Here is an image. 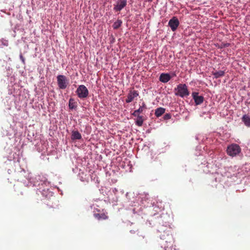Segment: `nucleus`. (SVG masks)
<instances>
[{
  "label": "nucleus",
  "instance_id": "obj_20",
  "mask_svg": "<svg viewBox=\"0 0 250 250\" xmlns=\"http://www.w3.org/2000/svg\"><path fill=\"white\" fill-rule=\"evenodd\" d=\"M0 44L2 46H7L8 45V41L6 39H2L0 40Z\"/></svg>",
  "mask_w": 250,
  "mask_h": 250
},
{
  "label": "nucleus",
  "instance_id": "obj_7",
  "mask_svg": "<svg viewBox=\"0 0 250 250\" xmlns=\"http://www.w3.org/2000/svg\"><path fill=\"white\" fill-rule=\"evenodd\" d=\"M139 96V93L137 91L135 90H131L129 91L127 98L125 100L126 103L131 102L135 98Z\"/></svg>",
  "mask_w": 250,
  "mask_h": 250
},
{
  "label": "nucleus",
  "instance_id": "obj_1",
  "mask_svg": "<svg viewBox=\"0 0 250 250\" xmlns=\"http://www.w3.org/2000/svg\"><path fill=\"white\" fill-rule=\"evenodd\" d=\"M176 91L175 95L181 97H187L189 95V92L188 89V86L186 84H179L177 88H175Z\"/></svg>",
  "mask_w": 250,
  "mask_h": 250
},
{
  "label": "nucleus",
  "instance_id": "obj_19",
  "mask_svg": "<svg viewBox=\"0 0 250 250\" xmlns=\"http://www.w3.org/2000/svg\"><path fill=\"white\" fill-rule=\"evenodd\" d=\"M143 111L142 108L139 107L138 109L135 110L132 114L134 116H140L139 113H142Z\"/></svg>",
  "mask_w": 250,
  "mask_h": 250
},
{
  "label": "nucleus",
  "instance_id": "obj_12",
  "mask_svg": "<svg viewBox=\"0 0 250 250\" xmlns=\"http://www.w3.org/2000/svg\"><path fill=\"white\" fill-rule=\"evenodd\" d=\"M82 138V135L78 131H72L71 139L72 140H80Z\"/></svg>",
  "mask_w": 250,
  "mask_h": 250
},
{
  "label": "nucleus",
  "instance_id": "obj_8",
  "mask_svg": "<svg viewBox=\"0 0 250 250\" xmlns=\"http://www.w3.org/2000/svg\"><path fill=\"white\" fill-rule=\"evenodd\" d=\"M93 215L95 218L99 220H106L108 218L107 212L104 209L102 210V212L101 213H97L95 211Z\"/></svg>",
  "mask_w": 250,
  "mask_h": 250
},
{
  "label": "nucleus",
  "instance_id": "obj_15",
  "mask_svg": "<svg viewBox=\"0 0 250 250\" xmlns=\"http://www.w3.org/2000/svg\"><path fill=\"white\" fill-rule=\"evenodd\" d=\"M212 75L215 78L217 79L224 76L225 72L222 70H219L218 71H215L212 72Z\"/></svg>",
  "mask_w": 250,
  "mask_h": 250
},
{
  "label": "nucleus",
  "instance_id": "obj_17",
  "mask_svg": "<svg viewBox=\"0 0 250 250\" xmlns=\"http://www.w3.org/2000/svg\"><path fill=\"white\" fill-rule=\"evenodd\" d=\"M137 117V119L135 122V124L137 125L141 126L143 125L144 122L143 117L142 116H138Z\"/></svg>",
  "mask_w": 250,
  "mask_h": 250
},
{
  "label": "nucleus",
  "instance_id": "obj_13",
  "mask_svg": "<svg viewBox=\"0 0 250 250\" xmlns=\"http://www.w3.org/2000/svg\"><path fill=\"white\" fill-rule=\"evenodd\" d=\"M242 120L246 126L250 127V117L248 115L246 114L243 115Z\"/></svg>",
  "mask_w": 250,
  "mask_h": 250
},
{
  "label": "nucleus",
  "instance_id": "obj_4",
  "mask_svg": "<svg viewBox=\"0 0 250 250\" xmlns=\"http://www.w3.org/2000/svg\"><path fill=\"white\" fill-rule=\"evenodd\" d=\"M57 83L60 89H65L69 84V80L62 75H59L57 77Z\"/></svg>",
  "mask_w": 250,
  "mask_h": 250
},
{
  "label": "nucleus",
  "instance_id": "obj_3",
  "mask_svg": "<svg viewBox=\"0 0 250 250\" xmlns=\"http://www.w3.org/2000/svg\"><path fill=\"white\" fill-rule=\"evenodd\" d=\"M76 93L78 97L81 99H85L89 94L87 87L84 85H79L76 89Z\"/></svg>",
  "mask_w": 250,
  "mask_h": 250
},
{
  "label": "nucleus",
  "instance_id": "obj_9",
  "mask_svg": "<svg viewBox=\"0 0 250 250\" xmlns=\"http://www.w3.org/2000/svg\"><path fill=\"white\" fill-rule=\"evenodd\" d=\"M173 239L170 236L168 239V241H165V243L163 244L164 249L162 250H172Z\"/></svg>",
  "mask_w": 250,
  "mask_h": 250
},
{
  "label": "nucleus",
  "instance_id": "obj_16",
  "mask_svg": "<svg viewBox=\"0 0 250 250\" xmlns=\"http://www.w3.org/2000/svg\"><path fill=\"white\" fill-rule=\"evenodd\" d=\"M77 106V103L73 98H70L69 100V107L71 109H76Z\"/></svg>",
  "mask_w": 250,
  "mask_h": 250
},
{
  "label": "nucleus",
  "instance_id": "obj_18",
  "mask_svg": "<svg viewBox=\"0 0 250 250\" xmlns=\"http://www.w3.org/2000/svg\"><path fill=\"white\" fill-rule=\"evenodd\" d=\"M122 21L121 20H117L113 24V28L114 29H118L122 25Z\"/></svg>",
  "mask_w": 250,
  "mask_h": 250
},
{
  "label": "nucleus",
  "instance_id": "obj_22",
  "mask_svg": "<svg viewBox=\"0 0 250 250\" xmlns=\"http://www.w3.org/2000/svg\"><path fill=\"white\" fill-rule=\"evenodd\" d=\"M140 108H142L143 110L146 108V104L144 102H143L142 104V105L140 106Z\"/></svg>",
  "mask_w": 250,
  "mask_h": 250
},
{
  "label": "nucleus",
  "instance_id": "obj_21",
  "mask_svg": "<svg viewBox=\"0 0 250 250\" xmlns=\"http://www.w3.org/2000/svg\"><path fill=\"white\" fill-rule=\"evenodd\" d=\"M171 117V116L170 114H166L164 116V119L165 120H168L170 119Z\"/></svg>",
  "mask_w": 250,
  "mask_h": 250
},
{
  "label": "nucleus",
  "instance_id": "obj_6",
  "mask_svg": "<svg viewBox=\"0 0 250 250\" xmlns=\"http://www.w3.org/2000/svg\"><path fill=\"white\" fill-rule=\"evenodd\" d=\"M179 25L178 19L175 17H173L168 22V25L173 31H175Z\"/></svg>",
  "mask_w": 250,
  "mask_h": 250
},
{
  "label": "nucleus",
  "instance_id": "obj_11",
  "mask_svg": "<svg viewBox=\"0 0 250 250\" xmlns=\"http://www.w3.org/2000/svg\"><path fill=\"white\" fill-rule=\"evenodd\" d=\"M171 77L168 73H162L159 77V81L162 83H166L168 82Z\"/></svg>",
  "mask_w": 250,
  "mask_h": 250
},
{
  "label": "nucleus",
  "instance_id": "obj_14",
  "mask_svg": "<svg viewBox=\"0 0 250 250\" xmlns=\"http://www.w3.org/2000/svg\"><path fill=\"white\" fill-rule=\"evenodd\" d=\"M166 111V109L163 107H159L155 110V115L157 117L162 116Z\"/></svg>",
  "mask_w": 250,
  "mask_h": 250
},
{
  "label": "nucleus",
  "instance_id": "obj_10",
  "mask_svg": "<svg viewBox=\"0 0 250 250\" xmlns=\"http://www.w3.org/2000/svg\"><path fill=\"white\" fill-rule=\"evenodd\" d=\"M192 96L196 105L201 104L204 101V97L202 96H199L198 92H193L192 93Z\"/></svg>",
  "mask_w": 250,
  "mask_h": 250
},
{
  "label": "nucleus",
  "instance_id": "obj_5",
  "mask_svg": "<svg viewBox=\"0 0 250 250\" xmlns=\"http://www.w3.org/2000/svg\"><path fill=\"white\" fill-rule=\"evenodd\" d=\"M126 4L127 0H119L116 2V3L114 5L113 9L116 12H120L126 6Z\"/></svg>",
  "mask_w": 250,
  "mask_h": 250
},
{
  "label": "nucleus",
  "instance_id": "obj_23",
  "mask_svg": "<svg viewBox=\"0 0 250 250\" xmlns=\"http://www.w3.org/2000/svg\"><path fill=\"white\" fill-rule=\"evenodd\" d=\"M20 57L21 60L22 62L23 63H25V59H24V57H23V56L21 54Z\"/></svg>",
  "mask_w": 250,
  "mask_h": 250
},
{
  "label": "nucleus",
  "instance_id": "obj_2",
  "mask_svg": "<svg viewBox=\"0 0 250 250\" xmlns=\"http://www.w3.org/2000/svg\"><path fill=\"white\" fill-rule=\"evenodd\" d=\"M241 151L240 146L236 144H232L227 147V154L231 157L238 155Z\"/></svg>",
  "mask_w": 250,
  "mask_h": 250
},
{
  "label": "nucleus",
  "instance_id": "obj_24",
  "mask_svg": "<svg viewBox=\"0 0 250 250\" xmlns=\"http://www.w3.org/2000/svg\"><path fill=\"white\" fill-rule=\"evenodd\" d=\"M96 211V212L97 213H101L102 212V210H101L100 209H98V208H94V211Z\"/></svg>",
  "mask_w": 250,
  "mask_h": 250
},
{
  "label": "nucleus",
  "instance_id": "obj_25",
  "mask_svg": "<svg viewBox=\"0 0 250 250\" xmlns=\"http://www.w3.org/2000/svg\"><path fill=\"white\" fill-rule=\"evenodd\" d=\"M149 2H151L153 0H147Z\"/></svg>",
  "mask_w": 250,
  "mask_h": 250
}]
</instances>
